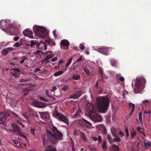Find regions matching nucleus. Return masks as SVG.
<instances>
[{
    "mask_svg": "<svg viewBox=\"0 0 151 151\" xmlns=\"http://www.w3.org/2000/svg\"><path fill=\"white\" fill-rule=\"evenodd\" d=\"M106 142L105 141H104L102 144V147L104 151L106 150L107 148V147L106 146Z\"/></svg>",
    "mask_w": 151,
    "mask_h": 151,
    "instance_id": "26",
    "label": "nucleus"
},
{
    "mask_svg": "<svg viewBox=\"0 0 151 151\" xmlns=\"http://www.w3.org/2000/svg\"><path fill=\"white\" fill-rule=\"evenodd\" d=\"M82 59V56H81L80 57H79L76 61V62H78L80 61Z\"/></svg>",
    "mask_w": 151,
    "mask_h": 151,
    "instance_id": "58",
    "label": "nucleus"
},
{
    "mask_svg": "<svg viewBox=\"0 0 151 151\" xmlns=\"http://www.w3.org/2000/svg\"><path fill=\"white\" fill-rule=\"evenodd\" d=\"M29 91H30V88H24L22 90L23 94L24 96L27 95Z\"/></svg>",
    "mask_w": 151,
    "mask_h": 151,
    "instance_id": "21",
    "label": "nucleus"
},
{
    "mask_svg": "<svg viewBox=\"0 0 151 151\" xmlns=\"http://www.w3.org/2000/svg\"><path fill=\"white\" fill-rule=\"evenodd\" d=\"M19 38V37L18 36H16L14 37L13 38V40L15 41H17V40Z\"/></svg>",
    "mask_w": 151,
    "mask_h": 151,
    "instance_id": "56",
    "label": "nucleus"
},
{
    "mask_svg": "<svg viewBox=\"0 0 151 151\" xmlns=\"http://www.w3.org/2000/svg\"><path fill=\"white\" fill-rule=\"evenodd\" d=\"M57 59V57H55L51 59V60L52 61H56Z\"/></svg>",
    "mask_w": 151,
    "mask_h": 151,
    "instance_id": "62",
    "label": "nucleus"
},
{
    "mask_svg": "<svg viewBox=\"0 0 151 151\" xmlns=\"http://www.w3.org/2000/svg\"><path fill=\"white\" fill-rule=\"evenodd\" d=\"M111 147L113 148L114 151H116L119 150V147L116 145H111Z\"/></svg>",
    "mask_w": 151,
    "mask_h": 151,
    "instance_id": "31",
    "label": "nucleus"
},
{
    "mask_svg": "<svg viewBox=\"0 0 151 151\" xmlns=\"http://www.w3.org/2000/svg\"><path fill=\"white\" fill-rule=\"evenodd\" d=\"M125 132L127 134V137H128L129 136V132L128 131V129L127 128H126L125 129Z\"/></svg>",
    "mask_w": 151,
    "mask_h": 151,
    "instance_id": "45",
    "label": "nucleus"
},
{
    "mask_svg": "<svg viewBox=\"0 0 151 151\" xmlns=\"http://www.w3.org/2000/svg\"><path fill=\"white\" fill-rule=\"evenodd\" d=\"M139 118L140 122L142 123V114L141 112L139 113Z\"/></svg>",
    "mask_w": 151,
    "mask_h": 151,
    "instance_id": "39",
    "label": "nucleus"
},
{
    "mask_svg": "<svg viewBox=\"0 0 151 151\" xmlns=\"http://www.w3.org/2000/svg\"><path fill=\"white\" fill-rule=\"evenodd\" d=\"M72 59H73V57L70 58L67 61V62L66 63L65 65V67H66V68H65V70H66V68L68 67L69 66V65H70V63H71V62H72Z\"/></svg>",
    "mask_w": 151,
    "mask_h": 151,
    "instance_id": "24",
    "label": "nucleus"
},
{
    "mask_svg": "<svg viewBox=\"0 0 151 151\" xmlns=\"http://www.w3.org/2000/svg\"><path fill=\"white\" fill-rule=\"evenodd\" d=\"M33 29L36 35L40 37L44 38L48 34L47 29L43 26H35L33 27Z\"/></svg>",
    "mask_w": 151,
    "mask_h": 151,
    "instance_id": "3",
    "label": "nucleus"
},
{
    "mask_svg": "<svg viewBox=\"0 0 151 151\" xmlns=\"http://www.w3.org/2000/svg\"><path fill=\"white\" fill-rule=\"evenodd\" d=\"M136 134L135 132H134L131 135V137L132 138H134L135 136L136 135Z\"/></svg>",
    "mask_w": 151,
    "mask_h": 151,
    "instance_id": "50",
    "label": "nucleus"
},
{
    "mask_svg": "<svg viewBox=\"0 0 151 151\" xmlns=\"http://www.w3.org/2000/svg\"><path fill=\"white\" fill-rule=\"evenodd\" d=\"M23 35L29 37L30 38H32L33 37V32L29 29H27L23 31Z\"/></svg>",
    "mask_w": 151,
    "mask_h": 151,
    "instance_id": "10",
    "label": "nucleus"
},
{
    "mask_svg": "<svg viewBox=\"0 0 151 151\" xmlns=\"http://www.w3.org/2000/svg\"><path fill=\"white\" fill-rule=\"evenodd\" d=\"M9 116V114L6 112H0V124H2L5 121L6 117Z\"/></svg>",
    "mask_w": 151,
    "mask_h": 151,
    "instance_id": "8",
    "label": "nucleus"
},
{
    "mask_svg": "<svg viewBox=\"0 0 151 151\" xmlns=\"http://www.w3.org/2000/svg\"><path fill=\"white\" fill-rule=\"evenodd\" d=\"M119 134L120 135L121 137L124 136L123 133L122 132L120 129H119V131L118 135Z\"/></svg>",
    "mask_w": 151,
    "mask_h": 151,
    "instance_id": "48",
    "label": "nucleus"
},
{
    "mask_svg": "<svg viewBox=\"0 0 151 151\" xmlns=\"http://www.w3.org/2000/svg\"><path fill=\"white\" fill-rule=\"evenodd\" d=\"M45 151H57L55 147H52L50 145L47 146Z\"/></svg>",
    "mask_w": 151,
    "mask_h": 151,
    "instance_id": "20",
    "label": "nucleus"
},
{
    "mask_svg": "<svg viewBox=\"0 0 151 151\" xmlns=\"http://www.w3.org/2000/svg\"><path fill=\"white\" fill-rule=\"evenodd\" d=\"M29 80H27V79H24L22 78H21V79L19 80V81L20 82H24L26 81H29Z\"/></svg>",
    "mask_w": 151,
    "mask_h": 151,
    "instance_id": "44",
    "label": "nucleus"
},
{
    "mask_svg": "<svg viewBox=\"0 0 151 151\" xmlns=\"http://www.w3.org/2000/svg\"><path fill=\"white\" fill-rule=\"evenodd\" d=\"M99 81V80H98L96 81V83L95 85V87L97 88H98V85Z\"/></svg>",
    "mask_w": 151,
    "mask_h": 151,
    "instance_id": "57",
    "label": "nucleus"
},
{
    "mask_svg": "<svg viewBox=\"0 0 151 151\" xmlns=\"http://www.w3.org/2000/svg\"><path fill=\"white\" fill-rule=\"evenodd\" d=\"M30 130L31 133L33 135H35V131L36 129H35L34 128H31V129H30Z\"/></svg>",
    "mask_w": 151,
    "mask_h": 151,
    "instance_id": "41",
    "label": "nucleus"
},
{
    "mask_svg": "<svg viewBox=\"0 0 151 151\" xmlns=\"http://www.w3.org/2000/svg\"><path fill=\"white\" fill-rule=\"evenodd\" d=\"M65 71V70H64V71H57V72H55L54 73V75L55 76H59L61 75L62 74L64 73V72Z\"/></svg>",
    "mask_w": 151,
    "mask_h": 151,
    "instance_id": "28",
    "label": "nucleus"
},
{
    "mask_svg": "<svg viewBox=\"0 0 151 151\" xmlns=\"http://www.w3.org/2000/svg\"><path fill=\"white\" fill-rule=\"evenodd\" d=\"M147 145L148 146H151V142L148 141L147 143Z\"/></svg>",
    "mask_w": 151,
    "mask_h": 151,
    "instance_id": "64",
    "label": "nucleus"
},
{
    "mask_svg": "<svg viewBox=\"0 0 151 151\" xmlns=\"http://www.w3.org/2000/svg\"><path fill=\"white\" fill-rule=\"evenodd\" d=\"M57 87H53L52 88V89L51 90L52 92H53L54 91L56 90L57 89Z\"/></svg>",
    "mask_w": 151,
    "mask_h": 151,
    "instance_id": "59",
    "label": "nucleus"
},
{
    "mask_svg": "<svg viewBox=\"0 0 151 151\" xmlns=\"http://www.w3.org/2000/svg\"><path fill=\"white\" fill-rule=\"evenodd\" d=\"M107 138L108 142L111 144L113 143V139H112L111 136L109 134L107 135Z\"/></svg>",
    "mask_w": 151,
    "mask_h": 151,
    "instance_id": "27",
    "label": "nucleus"
},
{
    "mask_svg": "<svg viewBox=\"0 0 151 151\" xmlns=\"http://www.w3.org/2000/svg\"><path fill=\"white\" fill-rule=\"evenodd\" d=\"M119 80L122 82H123L124 81V78L123 76H121L119 78Z\"/></svg>",
    "mask_w": 151,
    "mask_h": 151,
    "instance_id": "51",
    "label": "nucleus"
},
{
    "mask_svg": "<svg viewBox=\"0 0 151 151\" xmlns=\"http://www.w3.org/2000/svg\"><path fill=\"white\" fill-rule=\"evenodd\" d=\"M12 70L15 71V72L14 73L12 72L11 74L15 78H17L19 74V73H21L20 70L16 68H12Z\"/></svg>",
    "mask_w": 151,
    "mask_h": 151,
    "instance_id": "15",
    "label": "nucleus"
},
{
    "mask_svg": "<svg viewBox=\"0 0 151 151\" xmlns=\"http://www.w3.org/2000/svg\"><path fill=\"white\" fill-rule=\"evenodd\" d=\"M82 120L84 121L85 122H86L89 125H90V126H91L92 125V124H91V123L90 122H88V121H87L86 119H82Z\"/></svg>",
    "mask_w": 151,
    "mask_h": 151,
    "instance_id": "52",
    "label": "nucleus"
},
{
    "mask_svg": "<svg viewBox=\"0 0 151 151\" xmlns=\"http://www.w3.org/2000/svg\"><path fill=\"white\" fill-rule=\"evenodd\" d=\"M10 21L9 20V23L7 24V25L6 29L9 30L11 28H12L13 27V25L10 23Z\"/></svg>",
    "mask_w": 151,
    "mask_h": 151,
    "instance_id": "25",
    "label": "nucleus"
},
{
    "mask_svg": "<svg viewBox=\"0 0 151 151\" xmlns=\"http://www.w3.org/2000/svg\"><path fill=\"white\" fill-rule=\"evenodd\" d=\"M41 52V51L39 50H37L36 52L34 53V54L36 55L40 54Z\"/></svg>",
    "mask_w": 151,
    "mask_h": 151,
    "instance_id": "54",
    "label": "nucleus"
},
{
    "mask_svg": "<svg viewBox=\"0 0 151 151\" xmlns=\"http://www.w3.org/2000/svg\"><path fill=\"white\" fill-rule=\"evenodd\" d=\"M41 71V70L39 68H35V70H34V73H37L38 71Z\"/></svg>",
    "mask_w": 151,
    "mask_h": 151,
    "instance_id": "53",
    "label": "nucleus"
},
{
    "mask_svg": "<svg viewBox=\"0 0 151 151\" xmlns=\"http://www.w3.org/2000/svg\"><path fill=\"white\" fill-rule=\"evenodd\" d=\"M54 54H52L50 55H49L42 60V62H44L45 61H46V60L52 58Z\"/></svg>",
    "mask_w": 151,
    "mask_h": 151,
    "instance_id": "23",
    "label": "nucleus"
},
{
    "mask_svg": "<svg viewBox=\"0 0 151 151\" xmlns=\"http://www.w3.org/2000/svg\"><path fill=\"white\" fill-rule=\"evenodd\" d=\"M22 58V60L20 61L21 63H23L24 61L25 60H27V58L25 56H24L22 57H20V59Z\"/></svg>",
    "mask_w": 151,
    "mask_h": 151,
    "instance_id": "33",
    "label": "nucleus"
},
{
    "mask_svg": "<svg viewBox=\"0 0 151 151\" xmlns=\"http://www.w3.org/2000/svg\"><path fill=\"white\" fill-rule=\"evenodd\" d=\"M9 23V20H1L0 21V27L3 30H5L7 25V23Z\"/></svg>",
    "mask_w": 151,
    "mask_h": 151,
    "instance_id": "11",
    "label": "nucleus"
},
{
    "mask_svg": "<svg viewBox=\"0 0 151 151\" xmlns=\"http://www.w3.org/2000/svg\"><path fill=\"white\" fill-rule=\"evenodd\" d=\"M13 50V48L12 47H7L6 48L4 49L2 51V54L4 56H5L9 52L12 51Z\"/></svg>",
    "mask_w": 151,
    "mask_h": 151,
    "instance_id": "14",
    "label": "nucleus"
},
{
    "mask_svg": "<svg viewBox=\"0 0 151 151\" xmlns=\"http://www.w3.org/2000/svg\"><path fill=\"white\" fill-rule=\"evenodd\" d=\"M68 89V86H65L63 87L62 88V90L63 91H66Z\"/></svg>",
    "mask_w": 151,
    "mask_h": 151,
    "instance_id": "40",
    "label": "nucleus"
},
{
    "mask_svg": "<svg viewBox=\"0 0 151 151\" xmlns=\"http://www.w3.org/2000/svg\"><path fill=\"white\" fill-rule=\"evenodd\" d=\"M40 99L43 101H46V100L45 99V98H44V97H40Z\"/></svg>",
    "mask_w": 151,
    "mask_h": 151,
    "instance_id": "63",
    "label": "nucleus"
},
{
    "mask_svg": "<svg viewBox=\"0 0 151 151\" xmlns=\"http://www.w3.org/2000/svg\"><path fill=\"white\" fill-rule=\"evenodd\" d=\"M81 76L80 74H73L72 76V79H73L76 80H79L80 79Z\"/></svg>",
    "mask_w": 151,
    "mask_h": 151,
    "instance_id": "22",
    "label": "nucleus"
},
{
    "mask_svg": "<svg viewBox=\"0 0 151 151\" xmlns=\"http://www.w3.org/2000/svg\"><path fill=\"white\" fill-rule=\"evenodd\" d=\"M12 127L14 128V131L17 132L19 135L23 137L26 139H27V137L26 136L21 132L17 125H13Z\"/></svg>",
    "mask_w": 151,
    "mask_h": 151,
    "instance_id": "9",
    "label": "nucleus"
},
{
    "mask_svg": "<svg viewBox=\"0 0 151 151\" xmlns=\"http://www.w3.org/2000/svg\"><path fill=\"white\" fill-rule=\"evenodd\" d=\"M31 44H30V46L31 47H32L35 44H37L36 42H34L33 40H32L30 41Z\"/></svg>",
    "mask_w": 151,
    "mask_h": 151,
    "instance_id": "38",
    "label": "nucleus"
},
{
    "mask_svg": "<svg viewBox=\"0 0 151 151\" xmlns=\"http://www.w3.org/2000/svg\"><path fill=\"white\" fill-rule=\"evenodd\" d=\"M97 105L100 113H106L108 109L109 104V98L106 96L97 98L96 99Z\"/></svg>",
    "mask_w": 151,
    "mask_h": 151,
    "instance_id": "2",
    "label": "nucleus"
},
{
    "mask_svg": "<svg viewBox=\"0 0 151 151\" xmlns=\"http://www.w3.org/2000/svg\"><path fill=\"white\" fill-rule=\"evenodd\" d=\"M145 82V79L142 77H139L136 79L134 88V91L136 93H140L144 88Z\"/></svg>",
    "mask_w": 151,
    "mask_h": 151,
    "instance_id": "4",
    "label": "nucleus"
},
{
    "mask_svg": "<svg viewBox=\"0 0 151 151\" xmlns=\"http://www.w3.org/2000/svg\"><path fill=\"white\" fill-rule=\"evenodd\" d=\"M91 119L93 121L95 122H100L102 120L101 116L97 114L92 116Z\"/></svg>",
    "mask_w": 151,
    "mask_h": 151,
    "instance_id": "13",
    "label": "nucleus"
},
{
    "mask_svg": "<svg viewBox=\"0 0 151 151\" xmlns=\"http://www.w3.org/2000/svg\"><path fill=\"white\" fill-rule=\"evenodd\" d=\"M56 31L55 30H54L53 31V34L54 35V37H57V35H56Z\"/></svg>",
    "mask_w": 151,
    "mask_h": 151,
    "instance_id": "60",
    "label": "nucleus"
},
{
    "mask_svg": "<svg viewBox=\"0 0 151 151\" xmlns=\"http://www.w3.org/2000/svg\"><path fill=\"white\" fill-rule=\"evenodd\" d=\"M14 46L17 47H19L21 46V44L19 42H16L14 45Z\"/></svg>",
    "mask_w": 151,
    "mask_h": 151,
    "instance_id": "47",
    "label": "nucleus"
},
{
    "mask_svg": "<svg viewBox=\"0 0 151 151\" xmlns=\"http://www.w3.org/2000/svg\"><path fill=\"white\" fill-rule=\"evenodd\" d=\"M111 133L114 137H117L119 136L118 134L119 129L113 127L111 129Z\"/></svg>",
    "mask_w": 151,
    "mask_h": 151,
    "instance_id": "12",
    "label": "nucleus"
},
{
    "mask_svg": "<svg viewBox=\"0 0 151 151\" xmlns=\"http://www.w3.org/2000/svg\"><path fill=\"white\" fill-rule=\"evenodd\" d=\"M98 142L99 143H101L102 142V138L100 136H98Z\"/></svg>",
    "mask_w": 151,
    "mask_h": 151,
    "instance_id": "46",
    "label": "nucleus"
},
{
    "mask_svg": "<svg viewBox=\"0 0 151 151\" xmlns=\"http://www.w3.org/2000/svg\"><path fill=\"white\" fill-rule=\"evenodd\" d=\"M14 60L17 61H19L20 59V57H14L13 58Z\"/></svg>",
    "mask_w": 151,
    "mask_h": 151,
    "instance_id": "49",
    "label": "nucleus"
},
{
    "mask_svg": "<svg viewBox=\"0 0 151 151\" xmlns=\"http://www.w3.org/2000/svg\"><path fill=\"white\" fill-rule=\"evenodd\" d=\"M129 106L130 109H131V111L129 114V116H131L133 114L134 112V110L135 108V105L134 104L132 103H129Z\"/></svg>",
    "mask_w": 151,
    "mask_h": 151,
    "instance_id": "18",
    "label": "nucleus"
},
{
    "mask_svg": "<svg viewBox=\"0 0 151 151\" xmlns=\"http://www.w3.org/2000/svg\"><path fill=\"white\" fill-rule=\"evenodd\" d=\"M137 131H139V132L141 133H142V134H143L144 135V136H145V135H144V133H143V132H142L140 130H141V127H140V126H138V127H137Z\"/></svg>",
    "mask_w": 151,
    "mask_h": 151,
    "instance_id": "42",
    "label": "nucleus"
},
{
    "mask_svg": "<svg viewBox=\"0 0 151 151\" xmlns=\"http://www.w3.org/2000/svg\"><path fill=\"white\" fill-rule=\"evenodd\" d=\"M80 134L82 137L83 140L84 141H86V137L84 134V133L82 132H80Z\"/></svg>",
    "mask_w": 151,
    "mask_h": 151,
    "instance_id": "30",
    "label": "nucleus"
},
{
    "mask_svg": "<svg viewBox=\"0 0 151 151\" xmlns=\"http://www.w3.org/2000/svg\"><path fill=\"white\" fill-rule=\"evenodd\" d=\"M52 130L54 134L51 131H47V135L48 138L52 143L55 144L58 140H61L63 139V134L54 126L52 127Z\"/></svg>",
    "mask_w": 151,
    "mask_h": 151,
    "instance_id": "1",
    "label": "nucleus"
},
{
    "mask_svg": "<svg viewBox=\"0 0 151 151\" xmlns=\"http://www.w3.org/2000/svg\"><path fill=\"white\" fill-rule=\"evenodd\" d=\"M81 91H77L76 93L72 95L70 98L73 99H77L79 98L81 95Z\"/></svg>",
    "mask_w": 151,
    "mask_h": 151,
    "instance_id": "17",
    "label": "nucleus"
},
{
    "mask_svg": "<svg viewBox=\"0 0 151 151\" xmlns=\"http://www.w3.org/2000/svg\"><path fill=\"white\" fill-rule=\"evenodd\" d=\"M144 113L147 114H151V112L150 111H145Z\"/></svg>",
    "mask_w": 151,
    "mask_h": 151,
    "instance_id": "61",
    "label": "nucleus"
},
{
    "mask_svg": "<svg viewBox=\"0 0 151 151\" xmlns=\"http://www.w3.org/2000/svg\"><path fill=\"white\" fill-rule=\"evenodd\" d=\"M39 113L41 117L44 120L45 119H47L49 118L50 116L49 115V113L48 112H39Z\"/></svg>",
    "mask_w": 151,
    "mask_h": 151,
    "instance_id": "16",
    "label": "nucleus"
},
{
    "mask_svg": "<svg viewBox=\"0 0 151 151\" xmlns=\"http://www.w3.org/2000/svg\"><path fill=\"white\" fill-rule=\"evenodd\" d=\"M79 48L82 50H83L85 49V47L84 45L82 44H80L79 45Z\"/></svg>",
    "mask_w": 151,
    "mask_h": 151,
    "instance_id": "43",
    "label": "nucleus"
},
{
    "mask_svg": "<svg viewBox=\"0 0 151 151\" xmlns=\"http://www.w3.org/2000/svg\"><path fill=\"white\" fill-rule=\"evenodd\" d=\"M111 63L112 66H115L117 63L116 61L113 59H112L111 60Z\"/></svg>",
    "mask_w": 151,
    "mask_h": 151,
    "instance_id": "35",
    "label": "nucleus"
},
{
    "mask_svg": "<svg viewBox=\"0 0 151 151\" xmlns=\"http://www.w3.org/2000/svg\"><path fill=\"white\" fill-rule=\"evenodd\" d=\"M121 141V139L119 137H116L113 139V143L114 142H119Z\"/></svg>",
    "mask_w": 151,
    "mask_h": 151,
    "instance_id": "34",
    "label": "nucleus"
},
{
    "mask_svg": "<svg viewBox=\"0 0 151 151\" xmlns=\"http://www.w3.org/2000/svg\"><path fill=\"white\" fill-rule=\"evenodd\" d=\"M69 45V42L66 40H63L60 42V47L61 48L68 49Z\"/></svg>",
    "mask_w": 151,
    "mask_h": 151,
    "instance_id": "7",
    "label": "nucleus"
},
{
    "mask_svg": "<svg viewBox=\"0 0 151 151\" xmlns=\"http://www.w3.org/2000/svg\"><path fill=\"white\" fill-rule=\"evenodd\" d=\"M42 139L43 144V145L45 147L47 145V141H46L44 136L43 135H42Z\"/></svg>",
    "mask_w": 151,
    "mask_h": 151,
    "instance_id": "29",
    "label": "nucleus"
},
{
    "mask_svg": "<svg viewBox=\"0 0 151 151\" xmlns=\"http://www.w3.org/2000/svg\"><path fill=\"white\" fill-rule=\"evenodd\" d=\"M91 138L94 141H96L98 139V138L96 137H91Z\"/></svg>",
    "mask_w": 151,
    "mask_h": 151,
    "instance_id": "55",
    "label": "nucleus"
},
{
    "mask_svg": "<svg viewBox=\"0 0 151 151\" xmlns=\"http://www.w3.org/2000/svg\"><path fill=\"white\" fill-rule=\"evenodd\" d=\"M33 104L34 106L37 107L41 108L44 107V106L43 104L38 102H33Z\"/></svg>",
    "mask_w": 151,
    "mask_h": 151,
    "instance_id": "19",
    "label": "nucleus"
},
{
    "mask_svg": "<svg viewBox=\"0 0 151 151\" xmlns=\"http://www.w3.org/2000/svg\"><path fill=\"white\" fill-rule=\"evenodd\" d=\"M99 73L101 75L102 77H103V71L102 68L101 67H99L98 68Z\"/></svg>",
    "mask_w": 151,
    "mask_h": 151,
    "instance_id": "37",
    "label": "nucleus"
},
{
    "mask_svg": "<svg viewBox=\"0 0 151 151\" xmlns=\"http://www.w3.org/2000/svg\"><path fill=\"white\" fill-rule=\"evenodd\" d=\"M111 48L110 47H102L97 49V51L105 55H108L109 51L111 50Z\"/></svg>",
    "mask_w": 151,
    "mask_h": 151,
    "instance_id": "6",
    "label": "nucleus"
},
{
    "mask_svg": "<svg viewBox=\"0 0 151 151\" xmlns=\"http://www.w3.org/2000/svg\"><path fill=\"white\" fill-rule=\"evenodd\" d=\"M53 115L57 119L68 124H69L68 119L63 114L59 113L57 111H55Z\"/></svg>",
    "mask_w": 151,
    "mask_h": 151,
    "instance_id": "5",
    "label": "nucleus"
},
{
    "mask_svg": "<svg viewBox=\"0 0 151 151\" xmlns=\"http://www.w3.org/2000/svg\"><path fill=\"white\" fill-rule=\"evenodd\" d=\"M45 41L48 43V44H49L50 45H52L53 46H54L55 45V43L52 41L47 40H45Z\"/></svg>",
    "mask_w": 151,
    "mask_h": 151,
    "instance_id": "32",
    "label": "nucleus"
},
{
    "mask_svg": "<svg viewBox=\"0 0 151 151\" xmlns=\"http://www.w3.org/2000/svg\"><path fill=\"white\" fill-rule=\"evenodd\" d=\"M83 70L87 75H89L90 74V71L88 69L84 68Z\"/></svg>",
    "mask_w": 151,
    "mask_h": 151,
    "instance_id": "36",
    "label": "nucleus"
}]
</instances>
